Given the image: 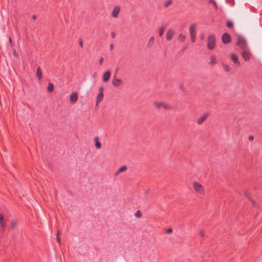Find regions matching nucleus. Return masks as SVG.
Segmentation results:
<instances>
[{"label":"nucleus","instance_id":"1","mask_svg":"<svg viewBox=\"0 0 262 262\" xmlns=\"http://www.w3.org/2000/svg\"><path fill=\"white\" fill-rule=\"evenodd\" d=\"M193 188L197 193L203 195L205 193V190L203 185L198 182H193Z\"/></svg>","mask_w":262,"mask_h":262},{"label":"nucleus","instance_id":"2","mask_svg":"<svg viewBox=\"0 0 262 262\" xmlns=\"http://www.w3.org/2000/svg\"><path fill=\"white\" fill-rule=\"evenodd\" d=\"M236 45L243 50L247 49V42L245 38L242 36H238Z\"/></svg>","mask_w":262,"mask_h":262},{"label":"nucleus","instance_id":"3","mask_svg":"<svg viewBox=\"0 0 262 262\" xmlns=\"http://www.w3.org/2000/svg\"><path fill=\"white\" fill-rule=\"evenodd\" d=\"M154 106L158 109L161 107L164 110H168L171 109V106L167 103L160 101H155L154 102Z\"/></svg>","mask_w":262,"mask_h":262},{"label":"nucleus","instance_id":"4","mask_svg":"<svg viewBox=\"0 0 262 262\" xmlns=\"http://www.w3.org/2000/svg\"><path fill=\"white\" fill-rule=\"evenodd\" d=\"M207 44L209 49L212 50L214 49L215 44V39L213 35H210L208 37Z\"/></svg>","mask_w":262,"mask_h":262},{"label":"nucleus","instance_id":"5","mask_svg":"<svg viewBox=\"0 0 262 262\" xmlns=\"http://www.w3.org/2000/svg\"><path fill=\"white\" fill-rule=\"evenodd\" d=\"M196 26L194 24H192L189 27V34L190 36V39L191 42H194L195 40V34H196Z\"/></svg>","mask_w":262,"mask_h":262},{"label":"nucleus","instance_id":"6","mask_svg":"<svg viewBox=\"0 0 262 262\" xmlns=\"http://www.w3.org/2000/svg\"><path fill=\"white\" fill-rule=\"evenodd\" d=\"M241 54L243 59L246 61H249L252 56V54L248 49L243 50Z\"/></svg>","mask_w":262,"mask_h":262},{"label":"nucleus","instance_id":"7","mask_svg":"<svg viewBox=\"0 0 262 262\" xmlns=\"http://www.w3.org/2000/svg\"><path fill=\"white\" fill-rule=\"evenodd\" d=\"M6 222L3 214L0 213V227L3 231L5 229Z\"/></svg>","mask_w":262,"mask_h":262},{"label":"nucleus","instance_id":"8","mask_svg":"<svg viewBox=\"0 0 262 262\" xmlns=\"http://www.w3.org/2000/svg\"><path fill=\"white\" fill-rule=\"evenodd\" d=\"M122 83V81L120 79L117 78L116 76H114L112 81L113 85L115 87H118Z\"/></svg>","mask_w":262,"mask_h":262},{"label":"nucleus","instance_id":"9","mask_svg":"<svg viewBox=\"0 0 262 262\" xmlns=\"http://www.w3.org/2000/svg\"><path fill=\"white\" fill-rule=\"evenodd\" d=\"M78 99V94L77 92H73L70 96V101L71 103L74 104Z\"/></svg>","mask_w":262,"mask_h":262},{"label":"nucleus","instance_id":"10","mask_svg":"<svg viewBox=\"0 0 262 262\" xmlns=\"http://www.w3.org/2000/svg\"><path fill=\"white\" fill-rule=\"evenodd\" d=\"M222 41L224 43H228L231 41V37L227 33H224L222 37Z\"/></svg>","mask_w":262,"mask_h":262},{"label":"nucleus","instance_id":"11","mask_svg":"<svg viewBox=\"0 0 262 262\" xmlns=\"http://www.w3.org/2000/svg\"><path fill=\"white\" fill-rule=\"evenodd\" d=\"M120 9L119 7H116L113 9L112 12V16L114 18H116L118 17V14L120 12Z\"/></svg>","mask_w":262,"mask_h":262},{"label":"nucleus","instance_id":"12","mask_svg":"<svg viewBox=\"0 0 262 262\" xmlns=\"http://www.w3.org/2000/svg\"><path fill=\"white\" fill-rule=\"evenodd\" d=\"M174 34V32L172 30L169 29L166 33V39L169 41L170 40L172 39Z\"/></svg>","mask_w":262,"mask_h":262},{"label":"nucleus","instance_id":"13","mask_svg":"<svg viewBox=\"0 0 262 262\" xmlns=\"http://www.w3.org/2000/svg\"><path fill=\"white\" fill-rule=\"evenodd\" d=\"M111 72L109 71H106L102 75V80L103 82H106L110 78Z\"/></svg>","mask_w":262,"mask_h":262},{"label":"nucleus","instance_id":"14","mask_svg":"<svg viewBox=\"0 0 262 262\" xmlns=\"http://www.w3.org/2000/svg\"><path fill=\"white\" fill-rule=\"evenodd\" d=\"M231 58L233 60V61L235 63L237 64L238 66H240V62L238 61V58L237 56L235 54H232L230 55Z\"/></svg>","mask_w":262,"mask_h":262},{"label":"nucleus","instance_id":"15","mask_svg":"<svg viewBox=\"0 0 262 262\" xmlns=\"http://www.w3.org/2000/svg\"><path fill=\"white\" fill-rule=\"evenodd\" d=\"M208 116L207 114H204L200 118L198 119L197 120V123L198 124H201L203 122L206 120Z\"/></svg>","mask_w":262,"mask_h":262},{"label":"nucleus","instance_id":"16","mask_svg":"<svg viewBox=\"0 0 262 262\" xmlns=\"http://www.w3.org/2000/svg\"><path fill=\"white\" fill-rule=\"evenodd\" d=\"M94 141H95V147L97 149H99L101 148V143L99 141V138L98 137H96L95 138H94Z\"/></svg>","mask_w":262,"mask_h":262},{"label":"nucleus","instance_id":"17","mask_svg":"<svg viewBox=\"0 0 262 262\" xmlns=\"http://www.w3.org/2000/svg\"><path fill=\"white\" fill-rule=\"evenodd\" d=\"M103 98V93H99L97 97V100H96V105L98 104V103L101 102Z\"/></svg>","mask_w":262,"mask_h":262},{"label":"nucleus","instance_id":"18","mask_svg":"<svg viewBox=\"0 0 262 262\" xmlns=\"http://www.w3.org/2000/svg\"><path fill=\"white\" fill-rule=\"evenodd\" d=\"M36 77L40 79L42 77V72L40 67H38L36 71Z\"/></svg>","mask_w":262,"mask_h":262},{"label":"nucleus","instance_id":"19","mask_svg":"<svg viewBox=\"0 0 262 262\" xmlns=\"http://www.w3.org/2000/svg\"><path fill=\"white\" fill-rule=\"evenodd\" d=\"M17 221L16 220H12L11 222V228L12 230L14 229L17 226Z\"/></svg>","mask_w":262,"mask_h":262},{"label":"nucleus","instance_id":"20","mask_svg":"<svg viewBox=\"0 0 262 262\" xmlns=\"http://www.w3.org/2000/svg\"><path fill=\"white\" fill-rule=\"evenodd\" d=\"M222 67L226 72H229L230 71V67L228 64H222Z\"/></svg>","mask_w":262,"mask_h":262},{"label":"nucleus","instance_id":"21","mask_svg":"<svg viewBox=\"0 0 262 262\" xmlns=\"http://www.w3.org/2000/svg\"><path fill=\"white\" fill-rule=\"evenodd\" d=\"M126 169H127V167L126 166H122L119 169L118 171L116 172V174L117 175V174H118V173L123 172V171H125Z\"/></svg>","mask_w":262,"mask_h":262},{"label":"nucleus","instance_id":"22","mask_svg":"<svg viewBox=\"0 0 262 262\" xmlns=\"http://www.w3.org/2000/svg\"><path fill=\"white\" fill-rule=\"evenodd\" d=\"M185 36L183 34H180L178 36V40L180 42H183L185 39Z\"/></svg>","mask_w":262,"mask_h":262},{"label":"nucleus","instance_id":"23","mask_svg":"<svg viewBox=\"0 0 262 262\" xmlns=\"http://www.w3.org/2000/svg\"><path fill=\"white\" fill-rule=\"evenodd\" d=\"M154 36H151L148 41V46H152L153 45L154 41Z\"/></svg>","mask_w":262,"mask_h":262},{"label":"nucleus","instance_id":"24","mask_svg":"<svg viewBox=\"0 0 262 262\" xmlns=\"http://www.w3.org/2000/svg\"><path fill=\"white\" fill-rule=\"evenodd\" d=\"M244 195L249 201H251L252 199L251 195L249 192H245Z\"/></svg>","mask_w":262,"mask_h":262},{"label":"nucleus","instance_id":"25","mask_svg":"<svg viewBox=\"0 0 262 262\" xmlns=\"http://www.w3.org/2000/svg\"><path fill=\"white\" fill-rule=\"evenodd\" d=\"M54 90V85L52 83H49L48 86V90L49 92H52Z\"/></svg>","mask_w":262,"mask_h":262},{"label":"nucleus","instance_id":"26","mask_svg":"<svg viewBox=\"0 0 262 262\" xmlns=\"http://www.w3.org/2000/svg\"><path fill=\"white\" fill-rule=\"evenodd\" d=\"M60 234H61V232H60V231H59V230H58V231H57V235H56V238H57V240L59 244H60V243H61V239H60V237H59V236H60Z\"/></svg>","mask_w":262,"mask_h":262},{"label":"nucleus","instance_id":"27","mask_svg":"<svg viewBox=\"0 0 262 262\" xmlns=\"http://www.w3.org/2000/svg\"><path fill=\"white\" fill-rule=\"evenodd\" d=\"M172 3L171 0H167L164 2V7H168Z\"/></svg>","mask_w":262,"mask_h":262},{"label":"nucleus","instance_id":"28","mask_svg":"<svg viewBox=\"0 0 262 262\" xmlns=\"http://www.w3.org/2000/svg\"><path fill=\"white\" fill-rule=\"evenodd\" d=\"M209 3L210 4H211L214 7V9H216L217 8V6L216 5V2L214 1V0H209Z\"/></svg>","mask_w":262,"mask_h":262},{"label":"nucleus","instance_id":"29","mask_svg":"<svg viewBox=\"0 0 262 262\" xmlns=\"http://www.w3.org/2000/svg\"><path fill=\"white\" fill-rule=\"evenodd\" d=\"M210 63H211V64H214L216 62V59H215V57H214V56H211L210 58Z\"/></svg>","mask_w":262,"mask_h":262},{"label":"nucleus","instance_id":"30","mask_svg":"<svg viewBox=\"0 0 262 262\" xmlns=\"http://www.w3.org/2000/svg\"><path fill=\"white\" fill-rule=\"evenodd\" d=\"M164 27H162L159 29V35L160 36H161L163 35V32H164Z\"/></svg>","mask_w":262,"mask_h":262},{"label":"nucleus","instance_id":"31","mask_svg":"<svg viewBox=\"0 0 262 262\" xmlns=\"http://www.w3.org/2000/svg\"><path fill=\"white\" fill-rule=\"evenodd\" d=\"M135 216L138 218L141 217L142 214H141V212L139 210L136 211V212L135 214Z\"/></svg>","mask_w":262,"mask_h":262},{"label":"nucleus","instance_id":"32","mask_svg":"<svg viewBox=\"0 0 262 262\" xmlns=\"http://www.w3.org/2000/svg\"><path fill=\"white\" fill-rule=\"evenodd\" d=\"M12 53L15 57L17 58L18 57V55L15 49L13 50Z\"/></svg>","mask_w":262,"mask_h":262},{"label":"nucleus","instance_id":"33","mask_svg":"<svg viewBox=\"0 0 262 262\" xmlns=\"http://www.w3.org/2000/svg\"><path fill=\"white\" fill-rule=\"evenodd\" d=\"M250 202L252 204L254 207H256L257 206V203L253 199L250 201Z\"/></svg>","mask_w":262,"mask_h":262},{"label":"nucleus","instance_id":"34","mask_svg":"<svg viewBox=\"0 0 262 262\" xmlns=\"http://www.w3.org/2000/svg\"><path fill=\"white\" fill-rule=\"evenodd\" d=\"M227 25L229 28H231L233 26V24L232 22H228Z\"/></svg>","mask_w":262,"mask_h":262},{"label":"nucleus","instance_id":"35","mask_svg":"<svg viewBox=\"0 0 262 262\" xmlns=\"http://www.w3.org/2000/svg\"><path fill=\"white\" fill-rule=\"evenodd\" d=\"M104 61V59H103V57H101L99 59V63L100 65H101L103 63Z\"/></svg>","mask_w":262,"mask_h":262},{"label":"nucleus","instance_id":"36","mask_svg":"<svg viewBox=\"0 0 262 262\" xmlns=\"http://www.w3.org/2000/svg\"><path fill=\"white\" fill-rule=\"evenodd\" d=\"M199 234L201 236H204V232L203 230H200L199 231Z\"/></svg>","mask_w":262,"mask_h":262},{"label":"nucleus","instance_id":"37","mask_svg":"<svg viewBox=\"0 0 262 262\" xmlns=\"http://www.w3.org/2000/svg\"><path fill=\"white\" fill-rule=\"evenodd\" d=\"M172 232V229L171 228H169L167 230V232L169 233H171Z\"/></svg>","mask_w":262,"mask_h":262},{"label":"nucleus","instance_id":"38","mask_svg":"<svg viewBox=\"0 0 262 262\" xmlns=\"http://www.w3.org/2000/svg\"><path fill=\"white\" fill-rule=\"evenodd\" d=\"M253 139H254V137H253V136H249V140L250 141H253Z\"/></svg>","mask_w":262,"mask_h":262},{"label":"nucleus","instance_id":"39","mask_svg":"<svg viewBox=\"0 0 262 262\" xmlns=\"http://www.w3.org/2000/svg\"><path fill=\"white\" fill-rule=\"evenodd\" d=\"M9 42H10L11 46L12 47L13 46V43H12L11 38L9 37Z\"/></svg>","mask_w":262,"mask_h":262},{"label":"nucleus","instance_id":"40","mask_svg":"<svg viewBox=\"0 0 262 262\" xmlns=\"http://www.w3.org/2000/svg\"><path fill=\"white\" fill-rule=\"evenodd\" d=\"M111 36L112 38H114L115 37V33L114 32H111Z\"/></svg>","mask_w":262,"mask_h":262},{"label":"nucleus","instance_id":"41","mask_svg":"<svg viewBox=\"0 0 262 262\" xmlns=\"http://www.w3.org/2000/svg\"><path fill=\"white\" fill-rule=\"evenodd\" d=\"M110 48L111 50H113V48H114V45L113 44H111L110 46Z\"/></svg>","mask_w":262,"mask_h":262},{"label":"nucleus","instance_id":"42","mask_svg":"<svg viewBox=\"0 0 262 262\" xmlns=\"http://www.w3.org/2000/svg\"><path fill=\"white\" fill-rule=\"evenodd\" d=\"M79 45H80V46L81 47H83V43H82V40H80V41Z\"/></svg>","mask_w":262,"mask_h":262},{"label":"nucleus","instance_id":"43","mask_svg":"<svg viewBox=\"0 0 262 262\" xmlns=\"http://www.w3.org/2000/svg\"><path fill=\"white\" fill-rule=\"evenodd\" d=\"M103 88H100L99 89V92H100L99 93H103Z\"/></svg>","mask_w":262,"mask_h":262},{"label":"nucleus","instance_id":"44","mask_svg":"<svg viewBox=\"0 0 262 262\" xmlns=\"http://www.w3.org/2000/svg\"><path fill=\"white\" fill-rule=\"evenodd\" d=\"M96 76H97V73H96V72H95V73H94L93 74V77H96Z\"/></svg>","mask_w":262,"mask_h":262},{"label":"nucleus","instance_id":"45","mask_svg":"<svg viewBox=\"0 0 262 262\" xmlns=\"http://www.w3.org/2000/svg\"><path fill=\"white\" fill-rule=\"evenodd\" d=\"M36 18V15H33V19H35Z\"/></svg>","mask_w":262,"mask_h":262}]
</instances>
